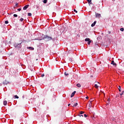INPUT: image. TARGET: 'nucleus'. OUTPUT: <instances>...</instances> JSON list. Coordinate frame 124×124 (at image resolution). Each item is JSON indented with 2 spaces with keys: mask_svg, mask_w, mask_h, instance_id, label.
I'll use <instances>...</instances> for the list:
<instances>
[{
  "mask_svg": "<svg viewBox=\"0 0 124 124\" xmlns=\"http://www.w3.org/2000/svg\"><path fill=\"white\" fill-rule=\"evenodd\" d=\"M44 39H46L47 41H49V40H52L53 38L52 37H50L47 35H46L44 36Z\"/></svg>",
  "mask_w": 124,
  "mask_h": 124,
  "instance_id": "obj_1",
  "label": "nucleus"
},
{
  "mask_svg": "<svg viewBox=\"0 0 124 124\" xmlns=\"http://www.w3.org/2000/svg\"><path fill=\"white\" fill-rule=\"evenodd\" d=\"M29 5H26L23 7V10H27V9L29 8Z\"/></svg>",
  "mask_w": 124,
  "mask_h": 124,
  "instance_id": "obj_2",
  "label": "nucleus"
},
{
  "mask_svg": "<svg viewBox=\"0 0 124 124\" xmlns=\"http://www.w3.org/2000/svg\"><path fill=\"white\" fill-rule=\"evenodd\" d=\"M111 64H113V65H114V66H117V63H116V62H115L114 61H111Z\"/></svg>",
  "mask_w": 124,
  "mask_h": 124,
  "instance_id": "obj_3",
  "label": "nucleus"
},
{
  "mask_svg": "<svg viewBox=\"0 0 124 124\" xmlns=\"http://www.w3.org/2000/svg\"><path fill=\"white\" fill-rule=\"evenodd\" d=\"M16 47H18V48H21L22 47V45L20 44H18L17 45H16Z\"/></svg>",
  "mask_w": 124,
  "mask_h": 124,
  "instance_id": "obj_4",
  "label": "nucleus"
},
{
  "mask_svg": "<svg viewBox=\"0 0 124 124\" xmlns=\"http://www.w3.org/2000/svg\"><path fill=\"white\" fill-rule=\"evenodd\" d=\"M100 16H101V15L100 14L96 13V16L97 18H100Z\"/></svg>",
  "mask_w": 124,
  "mask_h": 124,
  "instance_id": "obj_5",
  "label": "nucleus"
},
{
  "mask_svg": "<svg viewBox=\"0 0 124 124\" xmlns=\"http://www.w3.org/2000/svg\"><path fill=\"white\" fill-rule=\"evenodd\" d=\"M72 107H76L77 105H78V103H76L75 104H73V103H72Z\"/></svg>",
  "mask_w": 124,
  "mask_h": 124,
  "instance_id": "obj_6",
  "label": "nucleus"
},
{
  "mask_svg": "<svg viewBox=\"0 0 124 124\" xmlns=\"http://www.w3.org/2000/svg\"><path fill=\"white\" fill-rule=\"evenodd\" d=\"M75 93H76V91H74V92H73L71 95V97H73Z\"/></svg>",
  "mask_w": 124,
  "mask_h": 124,
  "instance_id": "obj_7",
  "label": "nucleus"
},
{
  "mask_svg": "<svg viewBox=\"0 0 124 124\" xmlns=\"http://www.w3.org/2000/svg\"><path fill=\"white\" fill-rule=\"evenodd\" d=\"M95 24H96V21H94V22L91 25V27H94V26H95Z\"/></svg>",
  "mask_w": 124,
  "mask_h": 124,
  "instance_id": "obj_8",
  "label": "nucleus"
},
{
  "mask_svg": "<svg viewBox=\"0 0 124 124\" xmlns=\"http://www.w3.org/2000/svg\"><path fill=\"white\" fill-rule=\"evenodd\" d=\"M7 104V101H3V105L5 106Z\"/></svg>",
  "mask_w": 124,
  "mask_h": 124,
  "instance_id": "obj_9",
  "label": "nucleus"
},
{
  "mask_svg": "<svg viewBox=\"0 0 124 124\" xmlns=\"http://www.w3.org/2000/svg\"><path fill=\"white\" fill-rule=\"evenodd\" d=\"M68 75H69V74H68V73L65 72H64V76H68Z\"/></svg>",
  "mask_w": 124,
  "mask_h": 124,
  "instance_id": "obj_10",
  "label": "nucleus"
},
{
  "mask_svg": "<svg viewBox=\"0 0 124 124\" xmlns=\"http://www.w3.org/2000/svg\"><path fill=\"white\" fill-rule=\"evenodd\" d=\"M28 49H29V50H34V48H33V47L31 46L29 47Z\"/></svg>",
  "mask_w": 124,
  "mask_h": 124,
  "instance_id": "obj_11",
  "label": "nucleus"
},
{
  "mask_svg": "<svg viewBox=\"0 0 124 124\" xmlns=\"http://www.w3.org/2000/svg\"><path fill=\"white\" fill-rule=\"evenodd\" d=\"M91 40H90V38H86L85 39V41H86V42H87V41H90Z\"/></svg>",
  "mask_w": 124,
  "mask_h": 124,
  "instance_id": "obj_12",
  "label": "nucleus"
},
{
  "mask_svg": "<svg viewBox=\"0 0 124 124\" xmlns=\"http://www.w3.org/2000/svg\"><path fill=\"white\" fill-rule=\"evenodd\" d=\"M77 86H78V88H81V84L78 83L77 84Z\"/></svg>",
  "mask_w": 124,
  "mask_h": 124,
  "instance_id": "obj_13",
  "label": "nucleus"
},
{
  "mask_svg": "<svg viewBox=\"0 0 124 124\" xmlns=\"http://www.w3.org/2000/svg\"><path fill=\"white\" fill-rule=\"evenodd\" d=\"M92 102H93V101H91L89 103V106H90V108H91V106H92Z\"/></svg>",
  "mask_w": 124,
  "mask_h": 124,
  "instance_id": "obj_14",
  "label": "nucleus"
},
{
  "mask_svg": "<svg viewBox=\"0 0 124 124\" xmlns=\"http://www.w3.org/2000/svg\"><path fill=\"white\" fill-rule=\"evenodd\" d=\"M19 21H20V22L23 21H24V18H23L21 17V18L19 19Z\"/></svg>",
  "mask_w": 124,
  "mask_h": 124,
  "instance_id": "obj_15",
  "label": "nucleus"
},
{
  "mask_svg": "<svg viewBox=\"0 0 124 124\" xmlns=\"http://www.w3.org/2000/svg\"><path fill=\"white\" fill-rule=\"evenodd\" d=\"M94 87L96 89H98V86L97 85V84H95L94 85Z\"/></svg>",
  "mask_w": 124,
  "mask_h": 124,
  "instance_id": "obj_16",
  "label": "nucleus"
},
{
  "mask_svg": "<svg viewBox=\"0 0 124 124\" xmlns=\"http://www.w3.org/2000/svg\"><path fill=\"white\" fill-rule=\"evenodd\" d=\"M47 0H44L43 2L44 3H47Z\"/></svg>",
  "mask_w": 124,
  "mask_h": 124,
  "instance_id": "obj_17",
  "label": "nucleus"
},
{
  "mask_svg": "<svg viewBox=\"0 0 124 124\" xmlns=\"http://www.w3.org/2000/svg\"><path fill=\"white\" fill-rule=\"evenodd\" d=\"M87 1L88 3H91V2H92V0H87Z\"/></svg>",
  "mask_w": 124,
  "mask_h": 124,
  "instance_id": "obj_18",
  "label": "nucleus"
},
{
  "mask_svg": "<svg viewBox=\"0 0 124 124\" xmlns=\"http://www.w3.org/2000/svg\"><path fill=\"white\" fill-rule=\"evenodd\" d=\"M28 16H31V13H28Z\"/></svg>",
  "mask_w": 124,
  "mask_h": 124,
  "instance_id": "obj_19",
  "label": "nucleus"
},
{
  "mask_svg": "<svg viewBox=\"0 0 124 124\" xmlns=\"http://www.w3.org/2000/svg\"><path fill=\"white\" fill-rule=\"evenodd\" d=\"M118 90L119 91V92H121V86H119V87H118Z\"/></svg>",
  "mask_w": 124,
  "mask_h": 124,
  "instance_id": "obj_20",
  "label": "nucleus"
},
{
  "mask_svg": "<svg viewBox=\"0 0 124 124\" xmlns=\"http://www.w3.org/2000/svg\"><path fill=\"white\" fill-rule=\"evenodd\" d=\"M78 116L80 118H83V115L78 114Z\"/></svg>",
  "mask_w": 124,
  "mask_h": 124,
  "instance_id": "obj_21",
  "label": "nucleus"
},
{
  "mask_svg": "<svg viewBox=\"0 0 124 124\" xmlns=\"http://www.w3.org/2000/svg\"><path fill=\"white\" fill-rule=\"evenodd\" d=\"M84 113H85V112H84V111H80L79 112V114H80V115H82V114H84Z\"/></svg>",
  "mask_w": 124,
  "mask_h": 124,
  "instance_id": "obj_22",
  "label": "nucleus"
},
{
  "mask_svg": "<svg viewBox=\"0 0 124 124\" xmlns=\"http://www.w3.org/2000/svg\"><path fill=\"white\" fill-rule=\"evenodd\" d=\"M91 42H92V41H89L88 42V45H90L91 44Z\"/></svg>",
  "mask_w": 124,
  "mask_h": 124,
  "instance_id": "obj_23",
  "label": "nucleus"
},
{
  "mask_svg": "<svg viewBox=\"0 0 124 124\" xmlns=\"http://www.w3.org/2000/svg\"><path fill=\"white\" fill-rule=\"evenodd\" d=\"M15 98H19V97L17 95H15Z\"/></svg>",
  "mask_w": 124,
  "mask_h": 124,
  "instance_id": "obj_24",
  "label": "nucleus"
},
{
  "mask_svg": "<svg viewBox=\"0 0 124 124\" xmlns=\"http://www.w3.org/2000/svg\"><path fill=\"white\" fill-rule=\"evenodd\" d=\"M44 76H45V75H44V74H43L41 75V77H44Z\"/></svg>",
  "mask_w": 124,
  "mask_h": 124,
  "instance_id": "obj_25",
  "label": "nucleus"
},
{
  "mask_svg": "<svg viewBox=\"0 0 124 124\" xmlns=\"http://www.w3.org/2000/svg\"><path fill=\"white\" fill-rule=\"evenodd\" d=\"M124 91H122L121 93H120V95H123V94H124Z\"/></svg>",
  "mask_w": 124,
  "mask_h": 124,
  "instance_id": "obj_26",
  "label": "nucleus"
},
{
  "mask_svg": "<svg viewBox=\"0 0 124 124\" xmlns=\"http://www.w3.org/2000/svg\"><path fill=\"white\" fill-rule=\"evenodd\" d=\"M18 16L16 14H14V17H17Z\"/></svg>",
  "mask_w": 124,
  "mask_h": 124,
  "instance_id": "obj_27",
  "label": "nucleus"
},
{
  "mask_svg": "<svg viewBox=\"0 0 124 124\" xmlns=\"http://www.w3.org/2000/svg\"><path fill=\"white\" fill-rule=\"evenodd\" d=\"M124 28H121L120 29V31H124Z\"/></svg>",
  "mask_w": 124,
  "mask_h": 124,
  "instance_id": "obj_28",
  "label": "nucleus"
},
{
  "mask_svg": "<svg viewBox=\"0 0 124 124\" xmlns=\"http://www.w3.org/2000/svg\"><path fill=\"white\" fill-rule=\"evenodd\" d=\"M74 12H76V13H78V12L76 10H75V9L74 10Z\"/></svg>",
  "mask_w": 124,
  "mask_h": 124,
  "instance_id": "obj_29",
  "label": "nucleus"
},
{
  "mask_svg": "<svg viewBox=\"0 0 124 124\" xmlns=\"http://www.w3.org/2000/svg\"><path fill=\"white\" fill-rule=\"evenodd\" d=\"M84 116L85 118H87V117H88V115H87V114H84Z\"/></svg>",
  "mask_w": 124,
  "mask_h": 124,
  "instance_id": "obj_30",
  "label": "nucleus"
},
{
  "mask_svg": "<svg viewBox=\"0 0 124 124\" xmlns=\"http://www.w3.org/2000/svg\"><path fill=\"white\" fill-rule=\"evenodd\" d=\"M5 24H8V21H5Z\"/></svg>",
  "mask_w": 124,
  "mask_h": 124,
  "instance_id": "obj_31",
  "label": "nucleus"
},
{
  "mask_svg": "<svg viewBox=\"0 0 124 124\" xmlns=\"http://www.w3.org/2000/svg\"><path fill=\"white\" fill-rule=\"evenodd\" d=\"M69 61H70V62H72V59L70 58V59H69Z\"/></svg>",
  "mask_w": 124,
  "mask_h": 124,
  "instance_id": "obj_32",
  "label": "nucleus"
},
{
  "mask_svg": "<svg viewBox=\"0 0 124 124\" xmlns=\"http://www.w3.org/2000/svg\"><path fill=\"white\" fill-rule=\"evenodd\" d=\"M18 11H21V8L17 9Z\"/></svg>",
  "mask_w": 124,
  "mask_h": 124,
  "instance_id": "obj_33",
  "label": "nucleus"
},
{
  "mask_svg": "<svg viewBox=\"0 0 124 124\" xmlns=\"http://www.w3.org/2000/svg\"><path fill=\"white\" fill-rule=\"evenodd\" d=\"M86 99H89V97H88V96H87V97H86Z\"/></svg>",
  "mask_w": 124,
  "mask_h": 124,
  "instance_id": "obj_34",
  "label": "nucleus"
},
{
  "mask_svg": "<svg viewBox=\"0 0 124 124\" xmlns=\"http://www.w3.org/2000/svg\"><path fill=\"white\" fill-rule=\"evenodd\" d=\"M16 6H18V3H16Z\"/></svg>",
  "mask_w": 124,
  "mask_h": 124,
  "instance_id": "obj_35",
  "label": "nucleus"
},
{
  "mask_svg": "<svg viewBox=\"0 0 124 124\" xmlns=\"http://www.w3.org/2000/svg\"><path fill=\"white\" fill-rule=\"evenodd\" d=\"M68 106H70V104H69L68 105Z\"/></svg>",
  "mask_w": 124,
  "mask_h": 124,
  "instance_id": "obj_36",
  "label": "nucleus"
},
{
  "mask_svg": "<svg viewBox=\"0 0 124 124\" xmlns=\"http://www.w3.org/2000/svg\"><path fill=\"white\" fill-rule=\"evenodd\" d=\"M91 78H93V76H91Z\"/></svg>",
  "mask_w": 124,
  "mask_h": 124,
  "instance_id": "obj_37",
  "label": "nucleus"
},
{
  "mask_svg": "<svg viewBox=\"0 0 124 124\" xmlns=\"http://www.w3.org/2000/svg\"><path fill=\"white\" fill-rule=\"evenodd\" d=\"M108 101H110V100L108 99Z\"/></svg>",
  "mask_w": 124,
  "mask_h": 124,
  "instance_id": "obj_38",
  "label": "nucleus"
},
{
  "mask_svg": "<svg viewBox=\"0 0 124 124\" xmlns=\"http://www.w3.org/2000/svg\"><path fill=\"white\" fill-rule=\"evenodd\" d=\"M109 33H111V32L109 31Z\"/></svg>",
  "mask_w": 124,
  "mask_h": 124,
  "instance_id": "obj_39",
  "label": "nucleus"
},
{
  "mask_svg": "<svg viewBox=\"0 0 124 124\" xmlns=\"http://www.w3.org/2000/svg\"><path fill=\"white\" fill-rule=\"evenodd\" d=\"M37 60H38V59H36V61H37Z\"/></svg>",
  "mask_w": 124,
  "mask_h": 124,
  "instance_id": "obj_40",
  "label": "nucleus"
},
{
  "mask_svg": "<svg viewBox=\"0 0 124 124\" xmlns=\"http://www.w3.org/2000/svg\"><path fill=\"white\" fill-rule=\"evenodd\" d=\"M98 83V84H99V82H97Z\"/></svg>",
  "mask_w": 124,
  "mask_h": 124,
  "instance_id": "obj_41",
  "label": "nucleus"
}]
</instances>
